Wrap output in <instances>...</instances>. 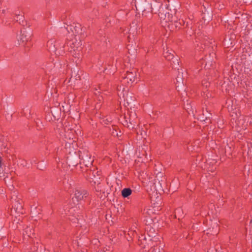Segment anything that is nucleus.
Instances as JSON below:
<instances>
[{"instance_id":"obj_1","label":"nucleus","mask_w":252,"mask_h":252,"mask_svg":"<svg viewBox=\"0 0 252 252\" xmlns=\"http://www.w3.org/2000/svg\"><path fill=\"white\" fill-rule=\"evenodd\" d=\"M162 176V174L158 172L156 174V178L154 180L149 181L148 186L150 188L148 189L149 194L151 197L152 209H149L147 213L149 215L152 213H156L161 209L162 201L160 195L159 191L161 190V183L159 180V178Z\"/></svg>"},{"instance_id":"obj_2","label":"nucleus","mask_w":252,"mask_h":252,"mask_svg":"<svg viewBox=\"0 0 252 252\" xmlns=\"http://www.w3.org/2000/svg\"><path fill=\"white\" fill-rule=\"evenodd\" d=\"M123 125L129 129L134 128L138 126V120L135 112L131 111L129 112V117L125 116V120Z\"/></svg>"},{"instance_id":"obj_3","label":"nucleus","mask_w":252,"mask_h":252,"mask_svg":"<svg viewBox=\"0 0 252 252\" xmlns=\"http://www.w3.org/2000/svg\"><path fill=\"white\" fill-rule=\"evenodd\" d=\"M178 74L176 77V89L179 93L180 91L185 92V86L184 83L183 72H180L179 69L177 70Z\"/></svg>"},{"instance_id":"obj_4","label":"nucleus","mask_w":252,"mask_h":252,"mask_svg":"<svg viewBox=\"0 0 252 252\" xmlns=\"http://www.w3.org/2000/svg\"><path fill=\"white\" fill-rule=\"evenodd\" d=\"M88 195V192L84 189H76L74 191V195L72 198L73 202L76 201L78 202L86 197Z\"/></svg>"},{"instance_id":"obj_5","label":"nucleus","mask_w":252,"mask_h":252,"mask_svg":"<svg viewBox=\"0 0 252 252\" xmlns=\"http://www.w3.org/2000/svg\"><path fill=\"white\" fill-rule=\"evenodd\" d=\"M122 94L123 97L125 101L126 102L127 105L125 104V106H129L130 108L133 107L134 106V98L132 95H129L126 92L125 93L124 88L123 89V91L122 93L120 94V95Z\"/></svg>"},{"instance_id":"obj_6","label":"nucleus","mask_w":252,"mask_h":252,"mask_svg":"<svg viewBox=\"0 0 252 252\" xmlns=\"http://www.w3.org/2000/svg\"><path fill=\"white\" fill-rule=\"evenodd\" d=\"M212 114L208 113L206 110L205 112L203 111L202 115L200 116V121L203 122V124L207 126L211 123Z\"/></svg>"},{"instance_id":"obj_7","label":"nucleus","mask_w":252,"mask_h":252,"mask_svg":"<svg viewBox=\"0 0 252 252\" xmlns=\"http://www.w3.org/2000/svg\"><path fill=\"white\" fill-rule=\"evenodd\" d=\"M31 36L25 34L24 32H21L20 35L17 38L18 43L19 45L25 46L26 42L29 41Z\"/></svg>"},{"instance_id":"obj_8","label":"nucleus","mask_w":252,"mask_h":252,"mask_svg":"<svg viewBox=\"0 0 252 252\" xmlns=\"http://www.w3.org/2000/svg\"><path fill=\"white\" fill-rule=\"evenodd\" d=\"M81 45L82 42L81 40H79V38L78 40L77 38H75L72 40L71 44H70V47L73 50V51H79L81 48Z\"/></svg>"},{"instance_id":"obj_9","label":"nucleus","mask_w":252,"mask_h":252,"mask_svg":"<svg viewBox=\"0 0 252 252\" xmlns=\"http://www.w3.org/2000/svg\"><path fill=\"white\" fill-rule=\"evenodd\" d=\"M137 77V74L136 71L134 70L132 72H127V75L126 78L129 79L131 82H133L135 80V78Z\"/></svg>"},{"instance_id":"obj_10","label":"nucleus","mask_w":252,"mask_h":252,"mask_svg":"<svg viewBox=\"0 0 252 252\" xmlns=\"http://www.w3.org/2000/svg\"><path fill=\"white\" fill-rule=\"evenodd\" d=\"M132 193V190L129 188H124L122 190V195L124 198L128 197L129 195H131Z\"/></svg>"},{"instance_id":"obj_11","label":"nucleus","mask_w":252,"mask_h":252,"mask_svg":"<svg viewBox=\"0 0 252 252\" xmlns=\"http://www.w3.org/2000/svg\"><path fill=\"white\" fill-rule=\"evenodd\" d=\"M69 129L68 128L67 129V130H69ZM64 132H65V133L64 134L63 132H61V135H63V136L65 138H68L69 139H72L73 137L72 136V131H70V132H68V131H66V128L64 129Z\"/></svg>"},{"instance_id":"obj_12","label":"nucleus","mask_w":252,"mask_h":252,"mask_svg":"<svg viewBox=\"0 0 252 252\" xmlns=\"http://www.w3.org/2000/svg\"><path fill=\"white\" fill-rule=\"evenodd\" d=\"M179 22L174 21V27L176 29H180L184 24V22L182 19H179Z\"/></svg>"},{"instance_id":"obj_13","label":"nucleus","mask_w":252,"mask_h":252,"mask_svg":"<svg viewBox=\"0 0 252 252\" xmlns=\"http://www.w3.org/2000/svg\"><path fill=\"white\" fill-rule=\"evenodd\" d=\"M33 230L31 228H27L25 230L23 235L24 237L27 235L28 237H31V235L33 234Z\"/></svg>"},{"instance_id":"obj_14","label":"nucleus","mask_w":252,"mask_h":252,"mask_svg":"<svg viewBox=\"0 0 252 252\" xmlns=\"http://www.w3.org/2000/svg\"><path fill=\"white\" fill-rule=\"evenodd\" d=\"M207 14L208 15H207V16L206 17H205V12H204L202 14V19H204L205 21V20L209 21V20H211V19H212L211 13L210 12H207Z\"/></svg>"},{"instance_id":"obj_15","label":"nucleus","mask_w":252,"mask_h":252,"mask_svg":"<svg viewBox=\"0 0 252 252\" xmlns=\"http://www.w3.org/2000/svg\"><path fill=\"white\" fill-rule=\"evenodd\" d=\"M164 56L166 59V60L168 61H170L173 59V55L171 54L170 52L167 51L166 52L164 53Z\"/></svg>"},{"instance_id":"obj_16","label":"nucleus","mask_w":252,"mask_h":252,"mask_svg":"<svg viewBox=\"0 0 252 252\" xmlns=\"http://www.w3.org/2000/svg\"><path fill=\"white\" fill-rule=\"evenodd\" d=\"M22 208V205L19 203H17L15 204V211H19Z\"/></svg>"},{"instance_id":"obj_17","label":"nucleus","mask_w":252,"mask_h":252,"mask_svg":"<svg viewBox=\"0 0 252 252\" xmlns=\"http://www.w3.org/2000/svg\"><path fill=\"white\" fill-rule=\"evenodd\" d=\"M74 30L75 33H79L80 31L79 26H75L74 28Z\"/></svg>"},{"instance_id":"obj_18","label":"nucleus","mask_w":252,"mask_h":252,"mask_svg":"<svg viewBox=\"0 0 252 252\" xmlns=\"http://www.w3.org/2000/svg\"><path fill=\"white\" fill-rule=\"evenodd\" d=\"M152 252H161L160 249L158 248H153L152 249Z\"/></svg>"},{"instance_id":"obj_19","label":"nucleus","mask_w":252,"mask_h":252,"mask_svg":"<svg viewBox=\"0 0 252 252\" xmlns=\"http://www.w3.org/2000/svg\"><path fill=\"white\" fill-rule=\"evenodd\" d=\"M3 169H2V168L1 167H0V177L1 176V174H2L3 173Z\"/></svg>"},{"instance_id":"obj_20","label":"nucleus","mask_w":252,"mask_h":252,"mask_svg":"<svg viewBox=\"0 0 252 252\" xmlns=\"http://www.w3.org/2000/svg\"><path fill=\"white\" fill-rule=\"evenodd\" d=\"M66 30H67L68 32H69V30L71 31L72 32H74V31H73L72 30V26H71L69 29H68V28H66Z\"/></svg>"},{"instance_id":"obj_21","label":"nucleus","mask_w":252,"mask_h":252,"mask_svg":"<svg viewBox=\"0 0 252 252\" xmlns=\"http://www.w3.org/2000/svg\"><path fill=\"white\" fill-rule=\"evenodd\" d=\"M141 135L143 137L145 135H146V132L143 131V132H142L141 133Z\"/></svg>"},{"instance_id":"obj_22","label":"nucleus","mask_w":252,"mask_h":252,"mask_svg":"<svg viewBox=\"0 0 252 252\" xmlns=\"http://www.w3.org/2000/svg\"><path fill=\"white\" fill-rule=\"evenodd\" d=\"M116 132V134L114 132H113V134L115 135H116L117 136H118V134H119V133H117V132L116 131H115Z\"/></svg>"},{"instance_id":"obj_23","label":"nucleus","mask_w":252,"mask_h":252,"mask_svg":"<svg viewBox=\"0 0 252 252\" xmlns=\"http://www.w3.org/2000/svg\"><path fill=\"white\" fill-rule=\"evenodd\" d=\"M116 132V134L114 132H113V134L115 135H116L117 136H118V134H119V133H117V132L116 131H115Z\"/></svg>"},{"instance_id":"obj_24","label":"nucleus","mask_w":252,"mask_h":252,"mask_svg":"<svg viewBox=\"0 0 252 252\" xmlns=\"http://www.w3.org/2000/svg\"><path fill=\"white\" fill-rule=\"evenodd\" d=\"M1 158L0 157V167H1Z\"/></svg>"},{"instance_id":"obj_25","label":"nucleus","mask_w":252,"mask_h":252,"mask_svg":"<svg viewBox=\"0 0 252 252\" xmlns=\"http://www.w3.org/2000/svg\"><path fill=\"white\" fill-rule=\"evenodd\" d=\"M74 52H75V53H76V52H77V51H74ZM75 55H76V53H74V54H73V56H75V57H76V56H75Z\"/></svg>"},{"instance_id":"obj_26","label":"nucleus","mask_w":252,"mask_h":252,"mask_svg":"<svg viewBox=\"0 0 252 252\" xmlns=\"http://www.w3.org/2000/svg\"><path fill=\"white\" fill-rule=\"evenodd\" d=\"M121 87H120V89H118V90L119 91H121Z\"/></svg>"},{"instance_id":"obj_27","label":"nucleus","mask_w":252,"mask_h":252,"mask_svg":"<svg viewBox=\"0 0 252 252\" xmlns=\"http://www.w3.org/2000/svg\"><path fill=\"white\" fill-rule=\"evenodd\" d=\"M92 182H94V184H96V181H93Z\"/></svg>"},{"instance_id":"obj_28","label":"nucleus","mask_w":252,"mask_h":252,"mask_svg":"<svg viewBox=\"0 0 252 252\" xmlns=\"http://www.w3.org/2000/svg\"><path fill=\"white\" fill-rule=\"evenodd\" d=\"M98 189H99V188H98V189H95L96 191H98Z\"/></svg>"},{"instance_id":"obj_29","label":"nucleus","mask_w":252,"mask_h":252,"mask_svg":"<svg viewBox=\"0 0 252 252\" xmlns=\"http://www.w3.org/2000/svg\"><path fill=\"white\" fill-rule=\"evenodd\" d=\"M250 223H252V219L251 220V221H250Z\"/></svg>"},{"instance_id":"obj_30","label":"nucleus","mask_w":252,"mask_h":252,"mask_svg":"<svg viewBox=\"0 0 252 252\" xmlns=\"http://www.w3.org/2000/svg\"><path fill=\"white\" fill-rule=\"evenodd\" d=\"M176 218V216L175 215H174V218Z\"/></svg>"},{"instance_id":"obj_31","label":"nucleus","mask_w":252,"mask_h":252,"mask_svg":"<svg viewBox=\"0 0 252 252\" xmlns=\"http://www.w3.org/2000/svg\"><path fill=\"white\" fill-rule=\"evenodd\" d=\"M168 29L170 30V27L169 26H168Z\"/></svg>"}]
</instances>
